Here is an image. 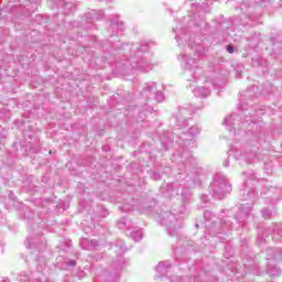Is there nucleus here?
<instances>
[{
	"mask_svg": "<svg viewBox=\"0 0 282 282\" xmlns=\"http://www.w3.org/2000/svg\"><path fill=\"white\" fill-rule=\"evenodd\" d=\"M199 133H202V127L194 124L176 141L182 148L181 151L173 154L172 162L178 164V180H185V182H174L161 186L163 197H174L181 203V208L174 210L175 213L164 212L160 215L161 225L166 227L170 237H175L177 229L182 228V223L177 221V215H186V204L191 202V192L185 186H199L196 176L199 173L197 160L193 158V152L189 150L195 147V139Z\"/></svg>",
	"mask_w": 282,
	"mask_h": 282,
	"instance_id": "nucleus-1",
	"label": "nucleus"
},
{
	"mask_svg": "<svg viewBox=\"0 0 282 282\" xmlns=\"http://www.w3.org/2000/svg\"><path fill=\"white\" fill-rule=\"evenodd\" d=\"M173 32L175 35V40L180 46L183 45V52L180 54L181 65L184 69L185 78L189 83H197L199 80V76H202V67H199V62L193 57L191 54H195V56H204V40L202 35L188 33L184 26L177 25L173 28Z\"/></svg>",
	"mask_w": 282,
	"mask_h": 282,
	"instance_id": "nucleus-2",
	"label": "nucleus"
},
{
	"mask_svg": "<svg viewBox=\"0 0 282 282\" xmlns=\"http://www.w3.org/2000/svg\"><path fill=\"white\" fill-rule=\"evenodd\" d=\"M151 45H153V42H143L141 44L112 43L113 50H123L128 54L127 61L132 69L144 74L153 69V55L149 53Z\"/></svg>",
	"mask_w": 282,
	"mask_h": 282,
	"instance_id": "nucleus-3",
	"label": "nucleus"
},
{
	"mask_svg": "<svg viewBox=\"0 0 282 282\" xmlns=\"http://www.w3.org/2000/svg\"><path fill=\"white\" fill-rule=\"evenodd\" d=\"M127 250V245L123 240H117L116 243L110 248L111 252L116 253V259L112 260L108 271L105 272L106 281L118 282L120 279V272L126 270L129 265V260L124 259L122 254Z\"/></svg>",
	"mask_w": 282,
	"mask_h": 282,
	"instance_id": "nucleus-4",
	"label": "nucleus"
},
{
	"mask_svg": "<svg viewBox=\"0 0 282 282\" xmlns=\"http://www.w3.org/2000/svg\"><path fill=\"white\" fill-rule=\"evenodd\" d=\"M248 116L252 118V112H250L248 109L242 108L240 110V113H232L231 116H228L224 120V124L227 129V131L232 132L237 135H248V131H241V127H247L248 129L254 128V119H247Z\"/></svg>",
	"mask_w": 282,
	"mask_h": 282,
	"instance_id": "nucleus-5",
	"label": "nucleus"
},
{
	"mask_svg": "<svg viewBox=\"0 0 282 282\" xmlns=\"http://www.w3.org/2000/svg\"><path fill=\"white\" fill-rule=\"evenodd\" d=\"M232 191V186L224 173L218 172L214 175L213 182L209 185V193L214 199H224L228 193Z\"/></svg>",
	"mask_w": 282,
	"mask_h": 282,
	"instance_id": "nucleus-6",
	"label": "nucleus"
},
{
	"mask_svg": "<svg viewBox=\"0 0 282 282\" xmlns=\"http://www.w3.org/2000/svg\"><path fill=\"white\" fill-rule=\"evenodd\" d=\"M36 8V3L32 2V0H18L17 4H9L8 7L0 9V19H6V14L12 12H20L24 17L28 14H32Z\"/></svg>",
	"mask_w": 282,
	"mask_h": 282,
	"instance_id": "nucleus-7",
	"label": "nucleus"
},
{
	"mask_svg": "<svg viewBox=\"0 0 282 282\" xmlns=\"http://www.w3.org/2000/svg\"><path fill=\"white\" fill-rule=\"evenodd\" d=\"M267 272L269 276H281L282 271L276 267L279 261H282V250L279 248L267 249Z\"/></svg>",
	"mask_w": 282,
	"mask_h": 282,
	"instance_id": "nucleus-8",
	"label": "nucleus"
},
{
	"mask_svg": "<svg viewBox=\"0 0 282 282\" xmlns=\"http://www.w3.org/2000/svg\"><path fill=\"white\" fill-rule=\"evenodd\" d=\"M229 158H235L236 160L239 161V164H254V162H259L260 160L254 150H249L245 153H241L239 150L235 148L229 150Z\"/></svg>",
	"mask_w": 282,
	"mask_h": 282,
	"instance_id": "nucleus-9",
	"label": "nucleus"
},
{
	"mask_svg": "<svg viewBox=\"0 0 282 282\" xmlns=\"http://www.w3.org/2000/svg\"><path fill=\"white\" fill-rule=\"evenodd\" d=\"M270 232H273L271 239L273 241H282V229L279 227H269L265 231H258L257 246H263L270 241Z\"/></svg>",
	"mask_w": 282,
	"mask_h": 282,
	"instance_id": "nucleus-10",
	"label": "nucleus"
},
{
	"mask_svg": "<svg viewBox=\"0 0 282 282\" xmlns=\"http://www.w3.org/2000/svg\"><path fill=\"white\" fill-rule=\"evenodd\" d=\"M204 84V86H197L192 89L196 98H208V96H210V87L217 88L219 87V85H221V82L219 79H212L209 77H206Z\"/></svg>",
	"mask_w": 282,
	"mask_h": 282,
	"instance_id": "nucleus-11",
	"label": "nucleus"
},
{
	"mask_svg": "<svg viewBox=\"0 0 282 282\" xmlns=\"http://www.w3.org/2000/svg\"><path fill=\"white\" fill-rule=\"evenodd\" d=\"M235 219L240 226L248 224V221L252 220V204H241L238 208L237 214L235 215Z\"/></svg>",
	"mask_w": 282,
	"mask_h": 282,
	"instance_id": "nucleus-12",
	"label": "nucleus"
},
{
	"mask_svg": "<svg viewBox=\"0 0 282 282\" xmlns=\"http://www.w3.org/2000/svg\"><path fill=\"white\" fill-rule=\"evenodd\" d=\"M156 84L153 82L145 84L141 91L142 98H155L156 102H164V94L156 91Z\"/></svg>",
	"mask_w": 282,
	"mask_h": 282,
	"instance_id": "nucleus-13",
	"label": "nucleus"
},
{
	"mask_svg": "<svg viewBox=\"0 0 282 282\" xmlns=\"http://www.w3.org/2000/svg\"><path fill=\"white\" fill-rule=\"evenodd\" d=\"M133 208H135V210H139V213L141 214L149 215V213H151V210L153 209V203H141V206L140 205L119 206V210H121V213H131Z\"/></svg>",
	"mask_w": 282,
	"mask_h": 282,
	"instance_id": "nucleus-14",
	"label": "nucleus"
},
{
	"mask_svg": "<svg viewBox=\"0 0 282 282\" xmlns=\"http://www.w3.org/2000/svg\"><path fill=\"white\" fill-rule=\"evenodd\" d=\"M26 246L30 250H37V252H43V249L45 248V238H43L41 235H37L34 238H28Z\"/></svg>",
	"mask_w": 282,
	"mask_h": 282,
	"instance_id": "nucleus-15",
	"label": "nucleus"
},
{
	"mask_svg": "<svg viewBox=\"0 0 282 282\" xmlns=\"http://www.w3.org/2000/svg\"><path fill=\"white\" fill-rule=\"evenodd\" d=\"M120 32H124V22L120 20L119 17H116L113 20H110V26L108 28V33L111 36H117Z\"/></svg>",
	"mask_w": 282,
	"mask_h": 282,
	"instance_id": "nucleus-16",
	"label": "nucleus"
},
{
	"mask_svg": "<svg viewBox=\"0 0 282 282\" xmlns=\"http://www.w3.org/2000/svg\"><path fill=\"white\" fill-rule=\"evenodd\" d=\"M105 17V12L102 10L96 11L90 10L86 13V28H91V23H96V21H100Z\"/></svg>",
	"mask_w": 282,
	"mask_h": 282,
	"instance_id": "nucleus-17",
	"label": "nucleus"
},
{
	"mask_svg": "<svg viewBox=\"0 0 282 282\" xmlns=\"http://www.w3.org/2000/svg\"><path fill=\"white\" fill-rule=\"evenodd\" d=\"M53 3H57V8L62 14L67 15L74 12V4L72 2H65V0H58V2H56V0H53Z\"/></svg>",
	"mask_w": 282,
	"mask_h": 282,
	"instance_id": "nucleus-18",
	"label": "nucleus"
},
{
	"mask_svg": "<svg viewBox=\"0 0 282 282\" xmlns=\"http://www.w3.org/2000/svg\"><path fill=\"white\" fill-rule=\"evenodd\" d=\"M156 279H162V276H166V274L171 272V262H159V264L156 265Z\"/></svg>",
	"mask_w": 282,
	"mask_h": 282,
	"instance_id": "nucleus-19",
	"label": "nucleus"
},
{
	"mask_svg": "<svg viewBox=\"0 0 282 282\" xmlns=\"http://www.w3.org/2000/svg\"><path fill=\"white\" fill-rule=\"evenodd\" d=\"M188 25L191 28V25H195V28H202L204 30V28H206V22L204 21V15H199L197 13L194 14V21H189Z\"/></svg>",
	"mask_w": 282,
	"mask_h": 282,
	"instance_id": "nucleus-20",
	"label": "nucleus"
},
{
	"mask_svg": "<svg viewBox=\"0 0 282 282\" xmlns=\"http://www.w3.org/2000/svg\"><path fill=\"white\" fill-rule=\"evenodd\" d=\"M80 246L84 250H91L98 246L97 240H89L87 238L82 239Z\"/></svg>",
	"mask_w": 282,
	"mask_h": 282,
	"instance_id": "nucleus-21",
	"label": "nucleus"
},
{
	"mask_svg": "<svg viewBox=\"0 0 282 282\" xmlns=\"http://www.w3.org/2000/svg\"><path fill=\"white\" fill-rule=\"evenodd\" d=\"M119 230H131V220L122 217L117 221Z\"/></svg>",
	"mask_w": 282,
	"mask_h": 282,
	"instance_id": "nucleus-22",
	"label": "nucleus"
},
{
	"mask_svg": "<svg viewBox=\"0 0 282 282\" xmlns=\"http://www.w3.org/2000/svg\"><path fill=\"white\" fill-rule=\"evenodd\" d=\"M242 199L248 200L250 199L251 202H254L257 199V192L254 189H243L242 191Z\"/></svg>",
	"mask_w": 282,
	"mask_h": 282,
	"instance_id": "nucleus-23",
	"label": "nucleus"
},
{
	"mask_svg": "<svg viewBox=\"0 0 282 282\" xmlns=\"http://www.w3.org/2000/svg\"><path fill=\"white\" fill-rule=\"evenodd\" d=\"M12 116V112H10V109L4 108L3 105L0 107V120H3V122H7Z\"/></svg>",
	"mask_w": 282,
	"mask_h": 282,
	"instance_id": "nucleus-24",
	"label": "nucleus"
},
{
	"mask_svg": "<svg viewBox=\"0 0 282 282\" xmlns=\"http://www.w3.org/2000/svg\"><path fill=\"white\" fill-rule=\"evenodd\" d=\"M35 261L37 262V271L43 272V270H45V259L42 256H39Z\"/></svg>",
	"mask_w": 282,
	"mask_h": 282,
	"instance_id": "nucleus-25",
	"label": "nucleus"
},
{
	"mask_svg": "<svg viewBox=\"0 0 282 282\" xmlns=\"http://www.w3.org/2000/svg\"><path fill=\"white\" fill-rule=\"evenodd\" d=\"M232 228V223L228 219H223V227L220 229V232H227V230H230Z\"/></svg>",
	"mask_w": 282,
	"mask_h": 282,
	"instance_id": "nucleus-26",
	"label": "nucleus"
},
{
	"mask_svg": "<svg viewBox=\"0 0 282 282\" xmlns=\"http://www.w3.org/2000/svg\"><path fill=\"white\" fill-rule=\"evenodd\" d=\"M161 143L163 144V149L165 151H169V149L171 148V144H173V140L166 139V137H162L161 138Z\"/></svg>",
	"mask_w": 282,
	"mask_h": 282,
	"instance_id": "nucleus-27",
	"label": "nucleus"
},
{
	"mask_svg": "<svg viewBox=\"0 0 282 282\" xmlns=\"http://www.w3.org/2000/svg\"><path fill=\"white\" fill-rule=\"evenodd\" d=\"M131 238L134 241H142V230H137L131 232Z\"/></svg>",
	"mask_w": 282,
	"mask_h": 282,
	"instance_id": "nucleus-28",
	"label": "nucleus"
},
{
	"mask_svg": "<svg viewBox=\"0 0 282 282\" xmlns=\"http://www.w3.org/2000/svg\"><path fill=\"white\" fill-rule=\"evenodd\" d=\"M170 282H191L187 278H182L180 275H172Z\"/></svg>",
	"mask_w": 282,
	"mask_h": 282,
	"instance_id": "nucleus-29",
	"label": "nucleus"
},
{
	"mask_svg": "<svg viewBox=\"0 0 282 282\" xmlns=\"http://www.w3.org/2000/svg\"><path fill=\"white\" fill-rule=\"evenodd\" d=\"M246 175V181H245V184H248V182H252L254 180H257V176H254V172L253 171H250L248 173H245Z\"/></svg>",
	"mask_w": 282,
	"mask_h": 282,
	"instance_id": "nucleus-30",
	"label": "nucleus"
},
{
	"mask_svg": "<svg viewBox=\"0 0 282 282\" xmlns=\"http://www.w3.org/2000/svg\"><path fill=\"white\" fill-rule=\"evenodd\" d=\"M18 281L19 282H30V275H28V273H25V272L20 273L18 276Z\"/></svg>",
	"mask_w": 282,
	"mask_h": 282,
	"instance_id": "nucleus-31",
	"label": "nucleus"
},
{
	"mask_svg": "<svg viewBox=\"0 0 282 282\" xmlns=\"http://www.w3.org/2000/svg\"><path fill=\"white\" fill-rule=\"evenodd\" d=\"M176 123H177L178 129L188 127V120H186V119H176Z\"/></svg>",
	"mask_w": 282,
	"mask_h": 282,
	"instance_id": "nucleus-32",
	"label": "nucleus"
},
{
	"mask_svg": "<svg viewBox=\"0 0 282 282\" xmlns=\"http://www.w3.org/2000/svg\"><path fill=\"white\" fill-rule=\"evenodd\" d=\"M151 178L158 182L159 180H162V174H160L159 172H152Z\"/></svg>",
	"mask_w": 282,
	"mask_h": 282,
	"instance_id": "nucleus-33",
	"label": "nucleus"
},
{
	"mask_svg": "<svg viewBox=\"0 0 282 282\" xmlns=\"http://www.w3.org/2000/svg\"><path fill=\"white\" fill-rule=\"evenodd\" d=\"M204 217H205V219L210 220V219H213V217H215V214H213V212H210V210H205Z\"/></svg>",
	"mask_w": 282,
	"mask_h": 282,
	"instance_id": "nucleus-34",
	"label": "nucleus"
},
{
	"mask_svg": "<svg viewBox=\"0 0 282 282\" xmlns=\"http://www.w3.org/2000/svg\"><path fill=\"white\" fill-rule=\"evenodd\" d=\"M202 108H203V106L197 107L195 105H191L188 107L189 111H192L193 113H197L198 109H202Z\"/></svg>",
	"mask_w": 282,
	"mask_h": 282,
	"instance_id": "nucleus-35",
	"label": "nucleus"
},
{
	"mask_svg": "<svg viewBox=\"0 0 282 282\" xmlns=\"http://www.w3.org/2000/svg\"><path fill=\"white\" fill-rule=\"evenodd\" d=\"M262 217L264 218V219H270V212L268 210V209H262Z\"/></svg>",
	"mask_w": 282,
	"mask_h": 282,
	"instance_id": "nucleus-36",
	"label": "nucleus"
},
{
	"mask_svg": "<svg viewBox=\"0 0 282 282\" xmlns=\"http://www.w3.org/2000/svg\"><path fill=\"white\" fill-rule=\"evenodd\" d=\"M6 138V128L0 126V140H3Z\"/></svg>",
	"mask_w": 282,
	"mask_h": 282,
	"instance_id": "nucleus-37",
	"label": "nucleus"
},
{
	"mask_svg": "<svg viewBox=\"0 0 282 282\" xmlns=\"http://www.w3.org/2000/svg\"><path fill=\"white\" fill-rule=\"evenodd\" d=\"M226 50H227L228 54H235V46L227 45Z\"/></svg>",
	"mask_w": 282,
	"mask_h": 282,
	"instance_id": "nucleus-38",
	"label": "nucleus"
},
{
	"mask_svg": "<svg viewBox=\"0 0 282 282\" xmlns=\"http://www.w3.org/2000/svg\"><path fill=\"white\" fill-rule=\"evenodd\" d=\"M66 265H69L70 268H74V265H76V261L75 260H68V261H66Z\"/></svg>",
	"mask_w": 282,
	"mask_h": 282,
	"instance_id": "nucleus-39",
	"label": "nucleus"
},
{
	"mask_svg": "<svg viewBox=\"0 0 282 282\" xmlns=\"http://www.w3.org/2000/svg\"><path fill=\"white\" fill-rule=\"evenodd\" d=\"M200 199H202V202H203L204 204H207V202H208V195H202Z\"/></svg>",
	"mask_w": 282,
	"mask_h": 282,
	"instance_id": "nucleus-40",
	"label": "nucleus"
},
{
	"mask_svg": "<svg viewBox=\"0 0 282 282\" xmlns=\"http://www.w3.org/2000/svg\"><path fill=\"white\" fill-rule=\"evenodd\" d=\"M10 105H17V100L10 99L9 104H7V107H10Z\"/></svg>",
	"mask_w": 282,
	"mask_h": 282,
	"instance_id": "nucleus-41",
	"label": "nucleus"
},
{
	"mask_svg": "<svg viewBox=\"0 0 282 282\" xmlns=\"http://www.w3.org/2000/svg\"><path fill=\"white\" fill-rule=\"evenodd\" d=\"M223 164H224V166L226 169H228V166H230V161L229 160H225Z\"/></svg>",
	"mask_w": 282,
	"mask_h": 282,
	"instance_id": "nucleus-42",
	"label": "nucleus"
},
{
	"mask_svg": "<svg viewBox=\"0 0 282 282\" xmlns=\"http://www.w3.org/2000/svg\"><path fill=\"white\" fill-rule=\"evenodd\" d=\"M245 270H247L246 272H250V269L247 267V264H245Z\"/></svg>",
	"mask_w": 282,
	"mask_h": 282,
	"instance_id": "nucleus-43",
	"label": "nucleus"
},
{
	"mask_svg": "<svg viewBox=\"0 0 282 282\" xmlns=\"http://www.w3.org/2000/svg\"><path fill=\"white\" fill-rule=\"evenodd\" d=\"M227 215L230 217V215H232V212H231V210H228V212H227Z\"/></svg>",
	"mask_w": 282,
	"mask_h": 282,
	"instance_id": "nucleus-44",
	"label": "nucleus"
},
{
	"mask_svg": "<svg viewBox=\"0 0 282 282\" xmlns=\"http://www.w3.org/2000/svg\"><path fill=\"white\" fill-rule=\"evenodd\" d=\"M147 118V115H143V117H140V120H144Z\"/></svg>",
	"mask_w": 282,
	"mask_h": 282,
	"instance_id": "nucleus-45",
	"label": "nucleus"
},
{
	"mask_svg": "<svg viewBox=\"0 0 282 282\" xmlns=\"http://www.w3.org/2000/svg\"><path fill=\"white\" fill-rule=\"evenodd\" d=\"M105 151H109V148H105Z\"/></svg>",
	"mask_w": 282,
	"mask_h": 282,
	"instance_id": "nucleus-46",
	"label": "nucleus"
},
{
	"mask_svg": "<svg viewBox=\"0 0 282 282\" xmlns=\"http://www.w3.org/2000/svg\"><path fill=\"white\" fill-rule=\"evenodd\" d=\"M252 273H253V274H257V271L253 270Z\"/></svg>",
	"mask_w": 282,
	"mask_h": 282,
	"instance_id": "nucleus-47",
	"label": "nucleus"
}]
</instances>
